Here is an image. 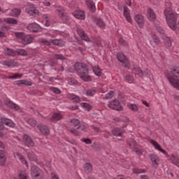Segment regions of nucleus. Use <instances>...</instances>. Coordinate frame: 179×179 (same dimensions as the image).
<instances>
[{
  "mask_svg": "<svg viewBox=\"0 0 179 179\" xmlns=\"http://www.w3.org/2000/svg\"><path fill=\"white\" fill-rule=\"evenodd\" d=\"M74 68L82 80L84 82H91L92 77L89 76V69L86 64L76 63Z\"/></svg>",
  "mask_w": 179,
  "mask_h": 179,
  "instance_id": "nucleus-1",
  "label": "nucleus"
},
{
  "mask_svg": "<svg viewBox=\"0 0 179 179\" xmlns=\"http://www.w3.org/2000/svg\"><path fill=\"white\" fill-rule=\"evenodd\" d=\"M164 15L166 20V23L171 30H177V13L173 11V9L166 8L164 10Z\"/></svg>",
  "mask_w": 179,
  "mask_h": 179,
  "instance_id": "nucleus-2",
  "label": "nucleus"
},
{
  "mask_svg": "<svg viewBox=\"0 0 179 179\" xmlns=\"http://www.w3.org/2000/svg\"><path fill=\"white\" fill-rule=\"evenodd\" d=\"M171 73L173 77L167 76L169 83L174 87L179 90V66H174L171 69Z\"/></svg>",
  "mask_w": 179,
  "mask_h": 179,
  "instance_id": "nucleus-3",
  "label": "nucleus"
},
{
  "mask_svg": "<svg viewBox=\"0 0 179 179\" xmlns=\"http://www.w3.org/2000/svg\"><path fill=\"white\" fill-rule=\"evenodd\" d=\"M24 150L20 147H17L13 150V156L15 159H18L21 162L22 164H25L26 167H29V164L27 161L23 156V151Z\"/></svg>",
  "mask_w": 179,
  "mask_h": 179,
  "instance_id": "nucleus-4",
  "label": "nucleus"
},
{
  "mask_svg": "<svg viewBox=\"0 0 179 179\" xmlns=\"http://www.w3.org/2000/svg\"><path fill=\"white\" fill-rule=\"evenodd\" d=\"M15 36L17 37L18 43H21L23 45L30 44L33 41V38L30 35H24L22 32H16Z\"/></svg>",
  "mask_w": 179,
  "mask_h": 179,
  "instance_id": "nucleus-5",
  "label": "nucleus"
},
{
  "mask_svg": "<svg viewBox=\"0 0 179 179\" xmlns=\"http://www.w3.org/2000/svg\"><path fill=\"white\" fill-rule=\"evenodd\" d=\"M3 125H6V127H9L10 128H14L15 122L12 121L10 119H8L6 117H1L0 122V136H3V133H2V130L3 129Z\"/></svg>",
  "mask_w": 179,
  "mask_h": 179,
  "instance_id": "nucleus-6",
  "label": "nucleus"
},
{
  "mask_svg": "<svg viewBox=\"0 0 179 179\" xmlns=\"http://www.w3.org/2000/svg\"><path fill=\"white\" fill-rule=\"evenodd\" d=\"M78 33L80 37L82 38V40H84L85 41H87V42L92 41V43L98 45V47H100L101 45V42L100 41H92L90 38H89L87 34L85 33V31H83V29H78Z\"/></svg>",
  "mask_w": 179,
  "mask_h": 179,
  "instance_id": "nucleus-7",
  "label": "nucleus"
},
{
  "mask_svg": "<svg viewBox=\"0 0 179 179\" xmlns=\"http://www.w3.org/2000/svg\"><path fill=\"white\" fill-rule=\"evenodd\" d=\"M42 173L43 171L36 166H32L31 169V176L34 179H43V178H41Z\"/></svg>",
  "mask_w": 179,
  "mask_h": 179,
  "instance_id": "nucleus-8",
  "label": "nucleus"
},
{
  "mask_svg": "<svg viewBox=\"0 0 179 179\" xmlns=\"http://www.w3.org/2000/svg\"><path fill=\"white\" fill-rule=\"evenodd\" d=\"M117 59L118 61H120V62L122 64L124 68H127L128 69L131 68V66L129 65V61L128 59H127V57H125L123 53H117Z\"/></svg>",
  "mask_w": 179,
  "mask_h": 179,
  "instance_id": "nucleus-9",
  "label": "nucleus"
},
{
  "mask_svg": "<svg viewBox=\"0 0 179 179\" xmlns=\"http://www.w3.org/2000/svg\"><path fill=\"white\" fill-rule=\"evenodd\" d=\"M150 143L152 145L155 150H158V152H161V153H163V155H164L166 157H169V153H167V152H166L163 148H162V145H160V144H159L157 141L155 140H150Z\"/></svg>",
  "mask_w": 179,
  "mask_h": 179,
  "instance_id": "nucleus-10",
  "label": "nucleus"
},
{
  "mask_svg": "<svg viewBox=\"0 0 179 179\" xmlns=\"http://www.w3.org/2000/svg\"><path fill=\"white\" fill-rule=\"evenodd\" d=\"M108 107L112 110H116L117 111H122V106L120 103V101L113 100L108 103Z\"/></svg>",
  "mask_w": 179,
  "mask_h": 179,
  "instance_id": "nucleus-11",
  "label": "nucleus"
},
{
  "mask_svg": "<svg viewBox=\"0 0 179 179\" xmlns=\"http://www.w3.org/2000/svg\"><path fill=\"white\" fill-rule=\"evenodd\" d=\"M134 20L137 23L140 29L145 27V17L141 14H137L134 16Z\"/></svg>",
  "mask_w": 179,
  "mask_h": 179,
  "instance_id": "nucleus-12",
  "label": "nucleus"
},
{
  "mask_svg": "<svg viewBox=\"0 0 179 179\" xmlns=\"http://www.w3.org/2000/svg\"><path fill=\"white\" fill-rule=\"evenodd\" d=\"M22 141L25 146H27L28 148H33V146H34V142L29 135L24 134Z\"/></svg>",
  "mask_w": 179,
  "mask_h": 179,
  "instance_id": "nucleus-13",
  "label": "nucleus"
},
{
  "mask_svg": "<svg viewBox=\"0 0 179 179\" xmlns=\"http://www.w3.org/2000/svg\"><path fill=\"white\" fill-rule=\"evenodd\" d=\"M26 12L31 16H38L40 12L34 7V6H30L26 8Z\"/></svg>",
  "mask_w": 179,
  "mask_h": 179,
  "instance_id": "nucleus-14",
  "label": "nucleus"
},
{
  "mask_svg": "<svg viewBox=\"0 0 179 179\" xmlns=\"http://www.w3.org/2000/svg\"><path fill=\"white\" fill-rule=\"evenodd\" d=\"M150 158L152 164V167L155 169L159 167V162H160L159 156L155 154H152L150 155Z\"/></svg>",
  "mask_w": 179,
  "mask_h": 179,
  "instance_id": "nucleus-15",
  "label": "nucleus"
},
{
  "mask_svg": "<svg viewBox=\"0 0 179 179\" xmlns=\"http://www.w3.org/2000/svg\"><path fill=\"white\" fill-rule=\"evenodd\" d=\"M73 15L76 19H80L81 20H85L86 19V15L85 11L81 10H76L73 13Z\"/></svg>",
  "mask_w": 179,
  "mask_h": 179,
  "instance_id": "nucleus-16",
  "label": "nucleus"
},
{
  "mask_svg": "<svg viewBox=\"0 0 179 179\" xmlns=\"http://www.w3.org/2000/svg\"><path fill=\"white\" fill-rule=\"evenodd\" d=\"M41 27L38 24L34 22L31 23L27 26V29L29 30V31H32L34 33H36L37 31H39Z\"/></svg>",
  "mask_w": 179,
  "mask_h": 179,
  "instance_id": "nucleus-17",
  "label": "nucleus"
},
{
  "mask_svg": "<svg viewBox=\"0 0 179 179\" xmlns=\"http://www.w3.org/2000/svg\"><path fill=\"white\" fill-rule=\"evenodd\" d=\"M146 17L150 22H153L156 20V13L152 8H148L147 10Z\"/></svg>",
  "mask_w": 179,
  "mask_h": 179,
  "instance_id": "nucleus-18",
  "label": "nucleus"
},
{
  "mask_svg": "<svg viewBox=\"0 0 179 179\" xmlns=\"http://www.w3.org/2000/svg\"><path fill=\"white\" fill-rule=\"evenodd\" d=\"M123 15L128 22V23H132V17H131V13L129 12V8L127 6H124Z\"/></svg>",
  "mask_w": 179,
  "mask_h": 179,
  "instance_id": "nucleus-19",
  "label": "nucleus"
},
{
  "mask_svg": "<svg viewBox=\"0 0 179 179\" xmlns=\"http://www.w3.org/2000/svg\"><path fill=\"white\" fill-rule=\"evenodd\" d=\"M66 99H69V100L73 103H80V97L75 94H67Z\"/></svg>",
  "mask_w": 179,
  "mask_h": 179,
  "instance_id": "nucleus-20",
  "label": "nucleus"
},
{
  "mask_svg": "<svg viewBox=\"0 0 179 179\" xmlns=\"http://www.w3.org/2000/svg\"><path fill=\"white\" fill-rule=\"evenodd\" d=\"M57 12H59V16H60V17H62L63 22H66V20H69V17L65 15V14L64 13V8L62 7H59L58 8H57Z\"/></svg>",
  "mask_w": 179,
  "mask_h": 179,
  "instance_id": "nucleus-21",
  "label": "nucleus"
},
{
  "mask_svg": "<svg viewBox=\"0 0 179 179\" xmlns=\"http://www.w3.org/2000/svg\"><path fill=\"white\" fill-rule=\"evenodd\" d=\"M37 128H38L40 132H41V134H43V135H50V129H48V127H47V126L38 124L37 126Z\"/></svg>",
  "mask_w": 179,
  "mask_h": 179,
  "instance_id": "nucleus-22",
  "label": "nucleus"
},
{
  "mask_svg": "<svg viewBox=\"0 0 179 179\" xmlns=\"http://www.w3.org/2000/svg\"><path fill=\"white\" fill-rule=\"evenodd\" d=\"M2 65H4L5 66H8V68H14V66H16V64H15V61L12 59L5 60L1 62Z\"/></svg>",
  "mask_w": 179,
  "mask_h": 179,
  "instance_id": "nucleus-23",
  "label": "nucleus"
},
{
  "mask_svg": "<svg viewBox=\"0 0 179 179\" xmlns=\"http://www.w3.org/2000/svg\"><path fill=\"white\" fill-rule=\"evenodd\" d=\"M85 124H80L76 129H71L70 132L74 135H79V131H85Z\"/></svg>",
  "mask_w": 179,
  "mask_h": 179,
  "instance_id": "nucleus-24",
  "label": "nucleus"
},
{
  "mask_svg": "<svg viewBox=\"0 0 179 179\" xmlns=\"http://www.w3.org/2000/svg\"><path fill=\"white\" fill-rule=\"evenodd\" d=\"M85 2L87 8H89L91 12H96V5L94 4V2L92 1V0H87Z\"/></svg>",
  "mask_w": 179,
  "mask_h": 179,
  "instance_id": "nucleus-25",
  "label": "nucleus"
},
{
  "mask_svg": "<svg viewBox=\"0 0 179 179\" xmlns=\"http://www.w3.org/2000/svg\"><path fill=\"white\" fill-rule=\"evenodd\" d=\"M6 163V154L5 151L0 150V166H4Z\"/></svg>",
  "mask_w": 179,
  "mask_h": 179,
  "instance_id": "nucleus-26",
  "label": "nucleus"
},
{
  "mask_svg": "<svg viewBox=\"0 0 179 179\" xmlns=\"http://www.w3.org/2000/svg\"><path fill=\"white\" fill-rule=\"evenodd\" d=\"M92 69L96 76L100 78V76L103 75V73L101 72V69H100L99 66H92Z\"/></svg>",
  "mask_w": 179,
  "mask_h": 179,
  "instance_id": "nucleus-27",
  "label": "nucleus"
},
{
  "mask_svg": "<svg viewBox=\"0 0 179 179\" xmlns=\"http://www.w3.org/2000/svg\"><path fill=\"white\" fill-rule=\"evenodd\" d=\"M5 55H8V57H15L16 56V52L10 48H6L4 50Z\"/></svg>",
  "mask_w": 179,
  "mask_h": 179,
  "instance_id": "nucleus-28",
  "label": "nucleus"
},
{
  "mask_svg": "<svg viewBox=\"0 0 179 179\" xmlns=\"http://www.w3.org/2000/svg\"><path fill=\"white\" fill-rule=\"evenodd\" d=\"M50 43L55 45H59V47L65 45V43L62 40L53 39L50 41Z\"/></svg>",
  "mask_w": 179,
  "mask_h": 179,
  "instance_id": "nucleus-29",
  "label": "nucleus"
},
{
  "mask_svg": "<svg viewBox=\"0 0 179 179\" xmlns=\"http://www.w3.org/2000/svg\"><path fill=\"white\" fill-rule=\"evenodd\" d=\"M127 107L129 108V110H131V111L136 112L139 110V106H138L136 104L127 103Z\"/></svg>",
  "mask_w": 179,
  "mask_h": 179,
  "instance_id": "nucleus-30",
  "label": "nucleus"
},
{
  "mask_svg": "<svg viewBox=\"0 0 179 179\" xmlns=\"http://www.w3.org/2000/svg\"><path fill=\"white\" fill-rule=\"evenodd\" d=\"M59 120H62L61 113H54L51 117V121H59Z\"/></svg>",
  "mask_w": 179,
  "mask_h": 179,
  "instance_id": "nucleus-31",
  "label": "nucleus"
},
{
  "mask_svg": "<svg viewBox=\"0 0 179 179\" xmlns=\"http://www.w3.org/2000/svg\"><path fill=\"white\" fill-rule=\"evenodd\" d=\"M96 23L100 29H106V23L103 21V20L98 18L96 20Z\"/></svg>",
  "mask_w": 179,
  "mask_h": 179,
  "instance_id": "nucleus-32",
  "label": "nucleus"
},
{
  "mask_svg": "<svg viewBox=\"0 0 179 179\" xmlns=\"http://www.w3.org/2000/svg\"><path fill=\"white\" fill-rule=\"evenodd\" d=\"M70 122L71 125L74 127V128H76L75 129H76V128H78V127L80 125V120L78 119H72L71 120H70Z\"/></svg>",
  "mask_w": 179,
  "mask_h": 179,
  "instance_id": "nucleus-33",
  "label": "nucleus"
},
{
  "mask_svg": "<svg viewBox=\"0 0 179 179\" xmlns=\"http://www.w3.org/2000/svg\"><path fill=\"white\" fill-rule=\"evenodd\" d=\"M81 107H83V108H84L86 111H90V110H92L93 108L92 106V105H90V103H80Z\"/></svg>",
  "mask_w": 179,
  "mask_h": 179,
  "instance_id": "nucleus-34",
  "label": "nucleus"
},
{
  "mask_svg": "<svg viewBox=\"0 0 179 179\" xmlns=\"http://www.w3.org/2000/svg\"><path fill=\"white\" fill-rule=\"evenodd\" d=\"M17 85L21 86V85H26L27 86H31V82L27 81L26 80H20L17 81Z\"/></svg>",
  "mask_w": 179,
  "mask_h": 179,
  "instance_id": "nucleus-35",
  "label": "nucleus"
},
{
  "mask_svg": "<svg viewBox=\"0 0 179 179\" xmlns=\"http://www.w3.org/2000/svg\"><path fill=\"white\" fill-rule=\"evenodd\" d=\"M3 21L8 24H17V21L13 18H4Z\"/></svg>",
  "mask_w": 179,
  "mask_h": 179,
  "instance_id": "nucleus-36",
  "label": "nucleus"
},
{
  "mask_svg": "<svg viewBox=\"0 0 179 179\" xmlns=\"http://www.w3.org/2000/svg\"><path fill=\"white\" fill-rule=\"evenodd\" d=\"M84 169H85V171H86L87 173H90V171H92V170H93V167L92 166V164L86 163L84 165Z\"/></svg>",
  "mask_w": 179,
  "mask_h": 179,
  "instance_id": "nucleus-37",
  "label": "nucleus"
},
{
  "mask_svg": "<svg viewBox=\"0 0 179 179\" xmlns=\"http://www.w3.org/2000/svg\"><path fill=\"white\" fill-rule=\"evenodd\" d=\"M28 159L31 162H37V156H36V155H34L33 152H29L28 154Z\"/></svg>",
  "mask_w": 179,
  "mask_h": 179,
  "instance_id": "nucleus-38",
  "label": "nucleus"
},
{
  "mask_svg": "<svg viewBox=\"0 0 179 179\" xmlns=\"http://www.w3.org/2000/svg\"><path fill=\"white\" fill-rule=\"evenodd\" d=\"M22 11L19 8H13L11 10V16H19V14L21 13Z\"/></svg>",
  "mask_w": 179,
  "mask_h": 179,
  "instance_id": "nucleus-39",
  "label": "nucleus"
},
{
  "mask_svg": "<svg viewBox=\"0 0 179 179\" xmlns=\"http://www.w3.org/2000/svg\"><path fill=\"white\" fill-rule=\"evenodd\" d=\"M112 134L115 136H121L122 134V131L120 129H115L112 131Z\"/></svg>",
  "mask_w": 179,
  "mask_h": 179,
  "instance_id": "nucleus-40",
  "label": "nucleus"
},
{
  "mask_svg": "<svg viewBox=\"0 0 179 179\" xmlns=\"http://www.w3.org/2000/svg\"><path fill=\"white\" fill-rule=\"evenodd\" d=\"M96 92L95 90L90 89L87 90L86 92V96H88L89 97H93L94 94H96Z\"/></svg>",
  "mask_w": 179,
  "mask_h": 179,
  "instance_id": "nucleus-41",
  "label": "nucleus"
},
{
  "mask_svg": "<svg viewBox=\"0 0 179 179\" xmlns=\"http://www.w3.org/2000/svg\"><path fill=\"white\" fill-rule=\"evenodd\" d=\"M8 106L11 108H13L14 110H16L17 111L20 109V107H19V106L16 105L15 103H14L13 102L10 101H8Z\"/></svg>",
  "mask_w": 179,
  "mask_h": 179,
  "instance_id": "nucleus-42",
  "label": "nucleus"
},
{
  "mask_svg": "<svg viewBox=\"0 0 179 179\" xmlns=\"http://www.w3.org/2000/svg\"><path fill=\"white\" fill-rule=\"evenodd\" d=\"M134 72H135L136 75H138V76H143V71L139 68H134L133 70Z\"/></svg>",
  "mask_w": 179,
  "mask_h": 179,
  "instance_id": "nucleus-43",
  "label": "nucleus"
},
{
  "mask_svg": "<svg viewBox=\"0 0 179 179\" xmlns=\"http://www.w3.org/2000/svg\"><path fill=\"white\" fill-rule=\"evenodd\" d=\"M15 52L18 53L19 55H22V57L27 55V52L23 49H17Z\"/></svg>",
  "mask_w": 179,
  "mask_h": 179,
  "instance_id": "nucleus-44",
  "label": "nucleus"
},
{
  "mask_svg": "<svg viewBox=\"0 0 179 179\" xmlns=\"http://www.w3.org/2000/svg\"><path fill=\"white\" fill-rule=\"evenodd\" d=\"M27 124L31 127H36V125H37V122L34 119H29L27 120Z\"/></svg>",
  "mask_w": 179,
  "mask_h": 179,
  "instance_id": "nucleus-45",
  "label": "nucleus"
},
{
  "mask_svg": "<svg viewBox=\"0 0 179 179\" xmlns=\"http://www.w3.org/2000/svg\"><path fill=\"white\" fill-rule=\"evenodd\" d=\"M22 76H23V74L16 73L14 76H8L7 78L8 79H20Z\"/></svg>",
  "mask_w": 179,
  "mask_h": 179,
  "instance_id": "nucleus-46",
  "label": "nucleus"
},
{
  "mask_svg": "<svg viewBox=\"0 0 179 179\" xmlns=\"http://www.w3.org/2000/svg\"><path fill=\"white\" fill-rule=\"evenodd\" d=\"M18 179H29L27 178V173L26 172H21L18 175Z\"/></svg>",
  "mask_w": 179,
  "mask_h": 179,
  "instance_id": "nucleus-47",
  "label": "nucleus"
},
{
  "mask_svg": "<svg viewBox=\"0 0 179 179\" xmlns=\"http://www.w3.org/2000/svg\"><path fill=\"white\" fill-rule=\"evenodd\" d=\"M114 96V92L109 91V92L105 96V99L106 100H108L109 99H113Z\"/></svg>",
  "mask_w": 179,
  "mask_h": 179,
  "instance_id": "nucleus-48",
  "label": "nucleus"
},
{
  "mask_svg": "<svg viewBox=\"0 0 179 179\" xmlns=\"http://www.w3.org/2000/svg\"><path fill=\"white\" fill-rule=\"evenodd\" d=\"M124 79L127 80V82H128V83H134V77L131 76H127L124 77Z\"/></svg>",
  "mask_w": 179,
  "mask_h": 179,
  "instance_id": "nucleus-49",
  "label": "nucleus"
},
{
  "mask_svg": "<svg viewBox=\"0 0 179 179\" xmlns=\"http://www.w3.org/2000/svg\"><path fill=\"white\" fill-rule=\"evenodd\" d=\"M51 92H53V93H55V94H60L61 90L57 88V87H50V89Z\"/></svg>",
  "mask_w": 179,
  "mask_h": 179,
  "instance_id": "nucleus-50",
  "label": "nucleus"
},
{
  "mask_svg": "<svg viewBox=\"0 0 179 179\" xmlns=\"http://www.w3.org/2000/svg\"><path fill=\"white\" fill-rule=\"evenodd\" d=\"M133 173H134V174H142V173H145V171L139 169H133Z\"/></svg>",
  "mask_w": 179,
  "mask_h": 179,
  "instance_id": "nucleus-51",
  "label": "nucleus"
},
{
  "mask_svg": "<svg viewBox=\"0 0 179 179\" xmlns=\"http://www.w3.org/2000/svg\"><path fill=\"white\" fill-rule=\"evenodd\" d=\"M152 37L156 44H159V43H160V39H159V37H157V36L152 35Z\"/></svg>",
  "mask_w": 179,
  "mask_h": 179,
  "instance_id": "nucleus-52",
  "label": "nucleus"
},
{
  "mask_svg": "<svg viewBox=\"0 0 179 179\" xmlns=\"http://www.w3.org/2000/svg\"><path fill=\"white\" fill-rule=\"evenodd\" d=\"M165 43L166 47H171V40L170 39V38H166Z\"/></svg>",
  "mask_w": 179,
  "mask_h": 179,
  "instance_id": "nucleus-53",
  "label": "nucleus"
},
{
  "mask_svg": "<svg viewBox=\"0 0 179 179\" xmlns=\"http://www.w3.org/2000/svg\"><path fill=\"white\" fill-rule=\"evenodd\" d=\"M82 141L85 142V143H87V145H90V143H92V140L89 138H83Z\"/></svg>",
  "mask_w": 179,
  "mask_h": 179,
  "instance_id": "nucleus-54",
  "label": "nucleus"
},
{
  "mask_svg": "<svg viewBox=\"0 0 179 179\" xmlns=\"http://www.w3.org/2000/svg\"><path fill=\"white\" fill-rule=\"evenodd\" d=\"M157 31H158V33H159V34H164V29L163 28H162L161 27H159L157 29Z\"/></svg>",
  "mask_w": 179,
  "mask_h": 179,
  "instance_id": "nucleus-55",
  "label": "nucleus"
},
{
  "mask_svg": "<svg viewBox=\"0 0 179 179\" xmlns=\"http://www.w3.org/2000/svg\"><path fill=\"white\" fill-rule=\"evenodd\" d=\"M55 58L56 59H62V60L64 59V57L62 56V55H55Z\"/></svg>",
  "mask_w": 179,
  "mask_h": 179,
  "instance_id": "nucleus-56",
  "label": "nucleus"
},
{
  "mask_svg": "<svg viewBox=\"0 0 179 179\" xmlns=\"http://www.w3.org/2000/svg\"><path fill=\"white\" fill-rule=\"evenodd\" d=\"M126 5H127V6H132V0H124Z\"/></svg>",
  "mask_w": 179,
  "mask_h": 179,
  "instance_id": "nucleus-57",
  "label": "nucleus"
},
{
  "mask_svg": "<svg viewBox=\"0 0 179 179\" xmlns=\"http://www.w3.org/2000/svg\"><path fill=\"white\" fill-rule=\"evenodd\" d=\"M69 80H70L69 81L70 82V85H76V83H78L76 80H75L73 78H70Z\"/></svg>",
  "mask_w": 179,
  "mask_h": 179,
  "instance_id": "nucleus-58",
  "label": "nucleus"
},
{
  "mask_svg": "<svg viewBox=\"0 0 179 179\" xmlns=\"http://www.w3.org/2000/svg\"><path fill=\"white\" fill-rule=\"evenodd\" d=\"M43 23H45V26H46V27H50V26H51V23L48 20L43 21Z\"/></svg>",
  "mask_w": 179,
  "mask_h": 179,
  "instance_id": "nucleus-59",
  "label": "nucleus"
},
{
  "mask_svg": "<svg viewBox=\"0 0 179 179\" xmlns=\"http://www.w3.org/2000/svg\"><path fill=\"white\" fill-rule=\"evenodd\" d=\"M51 177H52V179H59V178L58 177V175L54 173H51Z\"/></svg>",
  "mask_w": 179,
  "mask_h": 179,
  "instance_id": "nucleus-60",
  "label": "nucleus"
},
{
  "mask_svg": "<svg viewBox=\"0 0 179 179\" xmlns=\"http://www.w3.org/2000/svg\"><path fill=\"white\" fill-rule=\"evenodd\" d=\"M43 22L48 20V15L44 14L42 16Z\"/></svg>",
  "mask_w": 179,
  "mask_h": 179,
  "instance_id": "nucleus-61",
  "label": "nucleus"
},
{
  "mask_svg": "<svg viewBox=\"0 0 179 179\" xmlns=\"http://www.w3.org/2000/svg\"><path fill=\"white\" fill-rule=\"evenodd\" d=\"M0 37H6V33L3 31H0Z\"/></svg>",
  "mask_w": 179,
  "mask_h": 179,
  "instance_id": "nucleus-62",
  "label": "nucleus"
},
{
  "mask_svg": "<svg viewBox=\"0 0 179 179\" xmlns=\"http://www.w3.org/2000/svg\"><path fill=\"white\" fill-rule=\"evenodd\" d=\"M135 152L137 155H142V151L138 148H135Z\"/></svg>",
  "mask_w": 179,
  "mask_h": 179,
  "instance_id": "nucleus-63",
  "label": "nucleus"
},
{
  "mask_svg": "<svg viewBox=\"0 0 179 179\" xmlns=\"http://www.w3.org/2000/svg\"><path fill=\"white\" fill-rule=\"evenodd\" d=\"M115 179H125V178L122 175H118Z\"/></svg>",
  "mask_w": 179,
  "mask_h": 179,
  "instance_id": "nucleus-64",
  "label": "nucleus"
}]
</instances>
